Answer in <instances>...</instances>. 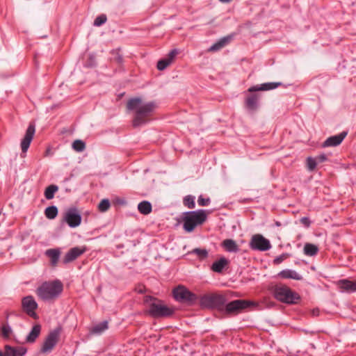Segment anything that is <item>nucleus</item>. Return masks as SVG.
I'll use <instances>...</instances> for the list:
<instances>
[{
    "label": "nucleus",
    "mask_w": 356,
    "mask_h": 356,
    "mask_svg": "<svg viewBox=\"0 0 356 356\" xmlns=\"http://www.w3.org/2000/svg\"><path fill=\"white\" fill-rule=\"evenodd\" d=\"M127 108L135 113L132 124L134 127H136L151 120V118L158 108V105L154 101L144 102L140 97H134L127 102Z\"/></svg>",
    "instance_id": "f257e3e1"
},
{
    "label": "nucleus",
    "mask_w": 356,
    "mask_h": 356,
    "mask_svg": "<svg viewBox=\"0 0 356 356\" xmlns=\"http://www.w3.org/2000/svg\"><path fill=\"white\" fill-rule=\"evenodd\" d=\"M63 285L60 280L43 282L37 289L36 294L43 301L54 300L61 294Z\"/></svg>",
    "instance_id": "f03ea898"
},
{
    "label": "nucleus",
    "mask_w": 356,
    "mask_h": 356,
    "mask_svg": "<svg viewBox=\"0 0 356 356\" xmlns=\"http://www.w3.org/2000/svg\"><path fill=\"white\" fill-rule=\"evenodd\" d=\"M207 220V213L200 209L187 211L184 213L183 228L187 232H193L197 225H202Z\"/></svg>",
    "instance_id": "7ed1b4c3"
},
{
    "label": "nucleus",
    "mask_w": 356,
    "mask_h": 356,
    "mask_svg": "<svg viewBox=\"0 0 356 356\" xmlns=\"http://www.w3.org/2000/svg\"><path fill=\"white\" fill-rule=\"evenodd\" d=\"M149 299L152 300L149 305L147 313L152 317L165 318L172 316L175 309L172 307H168L164 305L162 300L149 297Z\"/></svg>",
    "instance_id": "20e7f679"
},
{
    "label": "nucleus",
    "mask_w": 356,
    "mask_h": 356,
    "mask_svg": "<svg viewBox=\"0 0 356 356\" xmlns=\"http://www.w3.org/2000/svg\"><path fill=\"white\" fill-rule=\"evenodd\" d=\"M274 298L283 303L296 304L300 299L299 294L285 285L276 286L273 291Z\"/></svg>",
    "instance_id": "39448f33"
},
{
    "label": "nucleus",
    "mask_w": 356,
    "mask_h": 356,
    "mask_svg": "<svg viewBox=\"0 0 356 356\" xmlns=\"http://www.w3.org/2000/svg\"><path fill=\"white\" fill-rule=\"evenodd\" d=\"M256 304L250 300L238 299L225 303L223 305L222 313L226 315L233 316L241 313L245 309Z\"/></svg>",
    "instance_id": "423d86ee"
},
{
    "label": "nucleus",
    "mask_w": 356,
    "mask_h": 356,
    "mask_svg": "<svg viewBox=\"0 0 356 356\" xmlns=\"http://www.w3.org/2000/svg\"><path fill=\"white\" fill-rule=\"evenodd\" d=\"M226 302V297L220 294L205 295L200 299V305L202 307L216 309L220 312H222L223 305Z\"/></svg>",
    "instance_id": "0eeeda50"
},
{
    "label": "nucleus",
    "mask_w": 356,
    "mask_h": 356,
    "mask_svg": "<svg viewBox=\"0 0 356 356\" xmlns=\"http://www.w3.org/2000/svg\"><path fill=\"white\" fill-rule=\"evenodd\" d=\"M172 295L177 302L188 305H193L197 300V296L183 285L175 287L172 291Z\"/></svg>",
    "instance_id": "6e6552de"
},
{
    "label": "nucleus",
    "mask_w": 356,
    "mask_h": 356,
    "mask_svg": "<svg viewBox=\"0 0 356 356\" xmlns=\"http://www.w3.org/2000/svg\"><path fill=\"white\" fill-rule=\"evenodd\" d=\"M61 332L62 327L60 326L51 330L43 342L40 352L42 353H50L58 343Z\"/></svg>",
    "instance_id": "1a4fd4ad"
},
{
    "label": "nucleus",
    "mask_w": 356,
    "mask_h": 356,
    "mask_svg": "<svg viewBox=\"0 0 356 356\" xmlns=\"http://www.w3.org/2000/svg\"><path fill=\"white\" fill-rule=\"evenodd\" d=\"M82 217L80 211L76 207H70L63 213V220L70 227L74 228L81 223Z\"/></svg>",
    "instance_id": "9d476101"
},
{
    "label": "nucleus",
    "mask_w": 356,
    "mask_h": 356,
    "mask_svg": "<svg viewBox=\"0 0 356 356\" xmlns=\"http://www.w3.org/2000/svg\"><path fill=\"white\" fill-rule=\"evenodd\" d=\"M250 247L252 250L266 251L270 249L271 245L270 241L261 234H255L252 236Z\"/></svg>",
    "instance_id": "9b49d317"
},
{
    "label": "nucleus",
    "mask_w": 356,
    "mask_h": 356,
    "mask_svg": "<svg viewBox=\"0 0 356 356\" xmlns=\"http://www.w3.org/2000/svg\"><path fill=\"white\" fill-rule=\"evenodd\" d=\"M22 307L23 310L31 317L34 319L38 318L35 310L38 308V303L33 296H27L22 300Z\"/></svg>",
    "instance_id": "f8f14e48"
},
{
    "label": "nucleus",
    "mask_w": 356,
    "mask_h": 356,
    "mask_svg": "<svg viewBox=\"0 0 356 356\" xmlns=\"http://www.w3.org/2000/svg\"><path fill=\"white\" fill-rule=\"evenodd\" d=\"M35 133V126L34 123H30L21 142V148L23 153H26L31 145V143Z\"/></svg>",
    "instance_id": "ddd939ff"
},
{
    "label": "nucleus",
    "mask_w": 356,
    "mask_h": 356,
    "mask_svg": "<svg viewBox=\"0 0 356 356\" xmlns=\"http://www.w3.org/2000/svg\"><path fill=\"white\" fill-rule=\"evenodd\" d=\"M87 248L83 247H74L69 250L65 254L63 262L64 264H69L70 262L74 261L81 255H82L86 251Z\"/></svg>",
    "instance_id": "4468645a"
},
{
    "label": "nucleus",
    "mask_w": 356,
    "mask_h": 356,
    "mask_svg": "<svg viewBox=\"0 0 356 356\" xmlns=\"http://www.w3.org/2000/svg\"><path fill=\"white\" fill-rule=\"evenodd\" d=\"M348 132L344 131L340 134L327 138L322 144L323 147H336L339 145L346 137Z\"/></svg>",
    "instance_id": "2eb2a0df"
},
{
    "label": "nucleus",
    "mask_w": 356,
    "mask_h": 356,
    "mask_svg": "<svg viewBox=\"0 0 356 356\" xmlns=\"http://www.w3.org/2000/svg\"><path fill=\"white\" fill-rule=\"evenodd\" d=\"M178 51L176 49L171 50L168 56L165 58L161 59L158 61L156 67L159 70H164L168 66H169L175 56L177 55Z\"/></svg>",
    "instance_id": "dca6fc26"
},
{
    "label": "nucleus",
    "mask_w": 356,
    "mask_h": 356,
    "mask_svg": "<svg viewBox=\"0 0 356 356\" xmlns=\"http://www.w3.org/2000/svg\"><path fill=\"white\" fill-rule=\"evenodd\" d=\"M26 352L27 349L23 346H6L5 347V356H24Z\"/></svg>",
    "instance_id": "f3484780"
},
{
    "label": "nucleus",
    "mask_w": 356,
    "mask_h": 356,
    "mask_svg": "<svg viewBox=\"0 0 356 356\" xmlns=\"http://www.w3.org/2000/svg\"><path fill=\"white\" fill-rule=\"evenodd\" d=\"M228 265L229 260L225 257H222L212 264L211 270L215 273H221L225 268L228 267Z\"/></svg>",
    "instance_id": "a211bd4d"
},
{
    "label": "nucleus",
    "mask_w": 356,
    "mask_h": 356,
    "mask_svg": "<svg viewBox=\"0 0 356 356\" xmlns=\"http://www.w3.org/2000/svg\"><path fill=\"white\" fill-rule=\"evenodd\" d=\"M337 285L341 291L347 292L356 291V281L352 282L346 279L341 280L338 281Z\"/></svg>",
    "instance_id": "6ab92c4d"
},
{
    "label": "nucleus",
    "mask_w": 356,
    "mask_h": 356,
    "mask_svg": "<svg viewBox=\"0 0 356 356\" xmlns=\"http://www.w3.org/2000/svg\"><path fill=\"white\" fill-rule=\"evenodd\" d=\"M232 38V35H227L225 37L220 38L217 42H216L209 47V51H216L220 50V49L228 44L231 42Z\"/></svg>",
    "instance_id": "aec40b11"
},
{
    "label": "nucleus",
    "mask_w": 356,
    "mask_h": 356,
    "mask_svg": "<svg viewBox=\"0 0 356 356\" xmlns=\"http://www.w3.org/2000/svg\"><path fill=\"white\" fill-rule=\"evenodd\" d=\"M277 277L282 279H293L295 280H301L302 277L297 272L290 269H285L281 270L278 274Z\"/></svg>",
    "instance_id": "412c9836"
},
{
    "label": "nucleus",
    "mask_w": 356,
    "mask_h": 356,
    "mask_svg": "<svg viewBox=\"0 0 356 356\" xmlns=\"http://www.w3.org/2000/svg\"><path fill=\"white\" fill-rule=\"evenodd\" d=\"M45 255L50 259L51 265L56 266L60 256V250L58 248L49 249L46 250Z\"/></svg>",
    "instance_id": "4be33fe9"
},
{
    "label": "nucleus",
    "mask_w": 356,
    "mask_h": 356,
    "mask_svg": "<svg viewBox=\"0 0 356 356\" xmlns=\"http://www.w3.org/2000/svg\"><path fill=\"white\" fill-rule=\"evenodd\" d=\"M40 332L41 325L40 324L34 325L29 334L26 336V341L30 343L35 342L37 338L39 337Z\"/></svg>",
    "instance_id": "5701e85b"
},
{
    "label": "nucleus",
    "mask_w": 356,
    "mask_h": 356,
    "mask_svg": "<svg viewBox=\"0 0 356 356\" xmlns=\"http://www.w3.org/2000/svg\"><path fill=\"white\" fill-rule=\"evenodd\" d=\"M221 246L229 252H237L239 250L238 245L232 239H225Z\"/></svg>",
    "instance_id": "b1692460"
},
{
    "label": "nucleus",
    "mask_w": 356,
    "mask_h": 356,
    "mask_svg": "<svg viewBox=\"0 0 356 356\" xmlns=\"http://www.w3.org/2000/svg\"><path fill=\"white\" fill-rule=\"evenodd\" d=\"M108 328V323L107 321H104L103 322L99 323V324L95 325L90 330V333L92 334H101L103 332L106 330Z\"/></svg>",
    "instance_id": "393cba45"
},
{
    "label": "nucleus",
    "mask_w": 356,
    "mask_h": 356,
    "mask_svg": "<svg viewBox=\"0 0 356 356\" xmlns=\"http://www.w3.org/2000/svg\"><path fill=\"white\" fill-rule=\"evenodd\" d=\"M259 97L256 95H252L246 99V107L251 111H255L258 106Z\"/></svg>",
    "instance_id": "a878e982"
},
{
    "label": "nucleus",
    "mask_w": 356,
    "mask_h": 356,
    "mask_svg": "<svg viewBox=\"0 0 356 356\" xmlns=\"http://www.w3.org/2000/svg\"><path fill=\"white\" fill-rule=\"evenodd\" d=\"M282 83L280 82H270L265 83L261 85H257L250 88L249 89H276L277 87L282 86Z\"/></svg>",
    "instance_id": "bb28decb"
},
{
    "label": "nucleus",
    "mask_w": 356,
    "mask_h": 356,
    "mask_svg": "<svg viewBox=\"0 0 356 356\" xmlns=\"http://www.w3.org/2000/svg\"><path fill=\"white\" fill-rule=\"evenodd\" d=\"M139 212L143 215H147L152 211V204L148 201H143L138 205Z\"/></svg>",
    "instance_id": "cd10ccee"
},
{
    "label": "nucleus",
    "mask_w": 356,
    "mask_h": 356,
    "mask_svg": "<svg viewBox=\"0 0 356 356\" xmlns=\"http://www.w3.org/2000/svg\"><path fill=\"white\" fill-rule=\"evenodd\" d=\"M318 252V248L316 245L312 243H306L304 246V252L308 256H314Z\"/></svg>",
    "instance_id": "c85d7f7f"
},
{
    "label": "nucleus",
    "mask_w": 356,
    "mask_h": 356,
    "mask_svg": "<svg viewBox=\"0 0 356 356\" xmlns=\"http://www.w3.org/2000/svg\"><path fill=\"white\" fill-rule=\"evenodd\" d=\"M58 187L56 185L51 184L46 188L44 191V197L47 200L54 198L55 193L58 191Z\"/></svg>",
    "instance_id": "c756f323"
},
{
    "label": "nucleus",
    "mask_w": 356,
    "mask_h": 356,
    "mask_svg": "<svg viewBox=\"0 0 356 356\" xmlns=\"http://www.w3.org/2000/svg\"><path fill=\"white\" fill-rule=\"evenodd\" d=\"M58 209L56 206H50L44 210V215L48 219L52 220L58 216Z\"/></svg>",
    "instance_id": "7c9ffc66"
},
{
    "label": "nucleus",
    "mask_w": 356,
    "mask_h": 356,
    "mask_svg": "<svg viewBox=\"0 0 356 356\" xmlns=\"http://www.w3.org/2000/svg\"><path fill=\"white\" fill-rule=\"evenodd\" d=\"M306 165L309 171H314L316 169L318 163L315 158L309 156L306 159Z\"/></svg>",
    "instance_id": "2f4dec72"
},
{
    "label": "nucleus",
    "mask_w": 356,
    "mask_h": 356,
    "mask_svg": "<svg viewBox=\"0 0 356 356\" xmlns=\"http://www.w3.org/2000/svg\"><path fill=\"white\" fill-rule=\"evenodd\" d=\"M192 252L195 254L200 260L205 259L209 255L206 249L195 248L192 250Z\"/></svg>",
    "instance_id": "473e14b6"
},
{
    "label": "nucleus",
    "mask_w": 356,
    "mask_h": 356,
    "mask_svg": "<svg viewBox=\"0 0 356 356\" xmlns=\"http://www.w3.org/2000/svg\"><path fill=\"white\" fill-rule=\"evenodd\" d=\"M184 204L188 209H193L195 207V197L191 195H186L183 200Z\"/></svg>",
    "instance_id": "72a5a7b5"
},
{
    "label": "nucleus",
    "mask_w": 356,
    "mask_h": 356,
    "mask_svg": "<svg viewBox=\"0 0 356 356\" xmlns=\"http://www.w3.org/2000/svg\"><path fill=\"white\" fill-rule=\"evenodd\" d=\"M72 148L79 152H83L86 148L85 143L81 140H76L72 143Z\"/></svg>",
    "instance_id": "f704fd0d"
},
{
    "label": "nucleus",
    "mask_w": 356,
    "mask_h": 356,
    "mask_svg": "<svg viewBox=\"0 0 356 356\" xmlns=\"http://www.w3.org/2000/svg\"><path fill=\"white\" fill-rule=\"evenodd\" d=\"M110 207L111 204L109 200L108 199H104L99 202L98 209L100 212H106L109 209Z\"/></svg>",
    "instance_id": "c9c22d12"
},
{
    "label": "nucleus",
    "mask_w": 356,
    "mask_h": 356,
    "mask_svg": "<svg viewBox=\"0 0 356 356\" xmlns=\"http://www.w3.org/2000/svg\"><path fill=\"white\" fill-rule=\"evenodd\" d=\"M106 22V16L105 15H102L96 17L94 21V25L95 26H99L104 24Z\"/></svg>",
    "instance_id": "e433bc0d"
},
{
    "label": "nucleus",
    "mask_w": 356,
    "mask_h": 356,
    "mask_svg": "<svg viewBox=\"0 0 356 356\" xmlns=\"http://www.w3.org/2000/svg\"><path fill=\"white\" fill-rule=\"evenodd\" d=\"M289 256L287 253H283L281 255L275 257L273 260V264L275 265H278L281 264L284 260H285L286 258H288Z\"/></svg>",
    "instance_id": "4c0bfd02"
},
{
    "label": "nucleus",
    "mask_w": 356,
    "mask_h": 356,
    "mask_svg": "<svg viewBox=\"0 0 356 356\" xmlns=\"http://www.w3.org/2000/svg\"><path fill=\"white\" fill-rule=\"evenodd\" d=\"M210 199L209 197L204 198L202 195H200L197 200V203L201 207L208 206L210 204Z\"/></svg>",
    "instance_id": "58836bf2"
},
{
    "label": "nucleus",
    "mask_w": 356,
    "mask_h": 356,
    "mask_svg": "<svg viewBox=\"0 0 356 356\" xmlns=\"http://www.w3.org/2000/svg\"><path fill=\"white\" fill-rule=\"evenodd\" d=\"M314 158L316 159L318 164L325 162L327 159V157L325 154H320Z\"/></svg>",
    "instance_id": "ea45409f"
},
{
    "label": "nucleus",
    "mask_w": 356,
    "mask_h": 356,
    "mask_svg": "<svg viewBox=\"0 0 356 356\" xmlns=\"http://www.w3.org/2000/svg\"><path fill=\"white\" fill-rule=\"evenodd\" d=\"M300 222L306 227H309L311 225V221L307 217H302L300 219Z\"/></svg>",
    "instance_id": "a19ab883"
},
{
    "label": "nucleus",
    "mask_w": 356,
    "mask_h": 356,
    "mask_svg": "<svg viewBox=\"0 0 356 356\" xmlns=\"http://www.w3.org/2000/svg\"><path fill=\"white\" fill-rule=\"evenodd\" d=\"M2 334L6 337H8L9 336V334L11 331L10 330V327L9 326H3L2 327Z\"/></svg>",
    "instance_id": "79ce46f5"
},
{
    "label": "nucleus",
    "mask_w": 356,
    "mask_h": 356,
    "mask_svg": "<svg viewBox=\"0 0 356 356\" xmlns=\"http://www.w3.org/2000/svg\"><path fill=\"white\" fill-rule=\"evenodd\" d=\"M219 1L222 3H228V2L231 1L232 0H219Z\"/></svg>",
    "instance_id": "37998d69"
},
{
    "label": "nucleus",
    "mask_w": 356,
    "mask_h": 356,
    "mask_svg": "<svg viewBox=\"0 0 356 356\" xmlns=\"http://www.w3.org/2000/svg\"><path fill=\"white\" fill-rule=\"evenodd\" d=\"M0 356H5V353H3L1 350H0Z\"/></svg>",
    "instance_id": "c03bdc74"
}]
</instances>
